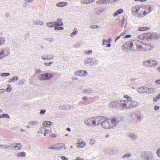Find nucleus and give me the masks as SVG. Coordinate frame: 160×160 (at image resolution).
Segmentation results:
<instances>
[{
  "label": "nucleus",
  "mask_w": 160,
  "mask_h": 160,
  "mask_svg": "<svg viewBox=\"0 0 160 160\" xmlns=\"http://www.w3.org/2000/svg\"><path fill=\"white\" fill-rule=\"evenodd\" d=\"M141 158L142 160H155L153 153L150 151H145L142 152Z\"/></svg>",
  "instance_id": "1"
},
{
  "label": "nucleus",
  "mask_w": 160,
  "mask_h": 160,
  "mask_svg": "<svg viewBox=\"0 0 160 160\" xmlns=\"http://www.w3.org/2000/svg\"><path fill=\"white\" fill-rule=\"evenodd\" d=\"M133 43L131 41H129L126 42L125 44L123 46V50L128 52V48L132 52H135L137 50L134 47Z\"/></svg>",
  "instance_id": "2"
},
{
  "label": "nucleus",
  "mask_w": 160,
  "mask_h": 160,
  "mask_svg": "<svg viewBox=\"0 0 160 160\" xmlns=\"http://www.w3.org/2000/svg\"><path fill=\"white\" fill-rule=\"evenodd\" d=\"M96 119H98V124H102L103 128H106V126H104V124H108V118L105 117L99 116L96 118Z\"/></svg>",
  "instance_id": "3"
},
{
  "label": "nucleus",
  "mask_w": 160,
  "mask_h": 160,
  "mask_svg": "<svg viewBox=\"0 0 160 160\" xmlns=\"http://www.w3.org/2000/svg\"><path fill=\"white\" fill-rule=\"evenodd\" d=\"M54 75V73L46 72L41 74L38 77V78L41 80H48L51 79Z\"/></svg>",
  "instance_id": "4"
},
{
  "label": "nucleus",
  "mask_w": 160,
  "mask_h": 160,
  "mask_svg": "<svg viewBox=\"0 0 160 160\" xmlns=\"http://www.w3.org/2000/svg\"><path fill=\"white\" fill-rule=\"evenodd\" d=\"M10 53V50L8 48H5L0 50V58L2 59L8 56Z\"/></svg>",
  "instance_id": "5"
},
{
  "label": "nucleus",
  "mask_w": 160,
  "mask_h": 160,
  "mask_svg": "<svg viewBox=\"0 0 160 160\" xmlns=\"http://www.w3.org/2000/svg\"><path fill=\"white\" fill-rule=\"evenodd\" d=\"M132 120L134 121L136 124L141 122L143 119L140 115L137 113H133L131 115Z\"/></svg>",
  "instance_id": "6"
},
{
  "label": "nucleus",
  "mask_w": 160,
  "mask_h": 160,
  "mask_svg": "<svg viewBox=\"0 0 160 160\" xmlns=\"http://www.w3.org/2000/svg\"><path fill=\"white\" fill-rule=\"evenodd\" d=\"M146 38L148 39H159L158 34H157L156 33H147L145 35Z\"/></svg>",
  "instance_id": "7"
},
{
  "label": "nucleus",
  "mask_w": 160,
  "mask_h": 160,
  "mask_svg": "<svg viewBox=\"0 0 160 160\" xmlns=\"http://www.w3.org/2000/svg\"><path fill=\"white\" fill-rule=\"evenodd\" d=\"M128 102V109L135 108L138 105V103L137 102L132 99Z\"/></svg>",
  "instance_id": "8"
},
{
  "label": "nucleus",
  "mask_w": 160,
  "mask_h": 160,
  "mask_svg": "<svg viewBox=\"0 0 160 160\" xmlns=\"http://www.w3.org/2000/svg\"><path fill=\"white\" fill-rule=\"evenodd\" d=\"M88 72L86 71L81 70L78 71H76L75 72V74L77 76H85L87 75Z\"/></svg>",
  "instance_id": "9"
},
{
  "label": "nucleus",
  "mask_w": 160,
  "mask_h": 160,
  "mask_svg": "<svg viewBox=\"0 0 160 160\" xmlns=\"http://www.w3.org/2000/svg\"><path fill=\"white\" fill-rule=\"evenodd\" d=\"M119 105L122 108H128V101L126 100H120L119 101Z\"/></svg>",
  "instance_id": "10"
},
{
  "label": "nucleus",
  "mask_w": 160,
  "mask_h": 160,
  "mask_svg": "<svg viewBox=\"0 0 160 160\" xmlns=\"http://www.w3.org/2000/svg\"><path fill=\"white\" fill-rule=\"evenodd\" d=\"M117 122V119L116 118H113L112 119L111 121V123H112L113 125V126H112V127H109V124L108 123V125H107V124H104V126H106V128H104L105 129H111V128H113L115 126H117V123L118 122V121Z\"/></svg>",
  "instance_id": "11"
},
{
  "label": "nucleus",
  "mask_w": 160,
  "mask_h": 160,
  "mask_svg": "<svg viewBox=\"0 0 160 160\" xmlns=\"http://www.w3.org/2000/svg\"><path fill=\"white\" fill-rule=\"evenodd\" d=\"M10 145L13 147L14 149L16 150H18L21 149L22 144L20 143H18L16 144L15 143H11Z\"/></svg>",
  "instance_id": "12"
},
{
  "label": "nucleus",
  "mask_w": 160,
  "mask_h": 160,
  "mask_svg": "<svg viewBox=\"0 0 160 160\" xmlns=\"http://www.w3.org/2000/svg\"><path fill=\"white\" fill-rule=\"evenodd\" d=\"M81 139H78V142H77L76 143V145L77 147L79 148H83L86 145V143L83 141L81 140Z\"/></svg>",
  "instance_id": "13"
},
{
  "label": "nucleus",
  "mask_w": 160,
  "mask_h": 160,
  "mask_svg": "<svg viewBox=\"0 0 160 160\" xmlns=\"http://www.w3.org/2000/svg\"><path fill=\"white\" fill-rule=\"evenodd\" d=\"M119 105V101H113L111 102L108 104V106L110 108H113L118 106Z\"/></svg>",
  "instance_id": "14"
},
{
  "label": "nucleus",
  "mask_w": 160,
  "mask_h": 160,
  "mask_svg": "<svg viewBox=\"0 0 160 160\" xmlns=\"http://www.w3.org/2000/svg\"><path fill=\"white\" fill-rule=\"evenodd\" d=\"M54 24L56 26H61L63 25L62 20L61 19L58 18L57 21H54Z\"/></svg>",
  "instance_id": "15"
},
{
  "label": "nucleus",
  "mask_w": 160,
  "mask_h": 160,
  "mask_svg": "<svg viewBox=\"0 0 160 160\" xmlns=\"http://www.w3.org/2000/svg\"><path fill=\"white\" fill-rule=\"evenodd\" d=\"M143 7L142 6H137L135 7H133L132 8V12L135 13H137L138 12L141 8H143Z\"/></svg>",
  "instance_id": "16"
},
{
  "label": "nucleus",
  "mask_w": 160,
  "mask_h": 160,
  "mask_svg": "<svg viewBox=\"0 0 160 160\" xmlns=\"http://www.w3.org/2000/svg\"><path fill=\"white\" fill-rule=\"evenodd\" d=\"M148 89V88L145 87H142L138 88L137 89L138 91L141 93L145 92Z\"/></svg>",
  "instance_id": "17"
},
{
  "label": "nucleus",
  "mask_w": 160,
  "mask_h": 160,
  "mask_svg": "<svg viewBox=\"0 0 160 160\" xmlns=\"http://www.w3.org/2000/svg\"><path fill=\"white\" fill-rule=\"evenodd\" d=\"M127 136L133 140H136L137 138V135L134 133H128L127 134Z\"/></svg>",
  "instance_id": "18"
},
{
  "label": "nucleus",
  "mask_w": 160,
  "mask_h": 160,
  "mask_svg": "<svg viewBox=\"0 0 160 160\" xmlns=\"http://www.w3.org/2000/svg\"><path fill=\"white\" fill-rule=\"evenodd\" d=\"M96 2L97 4H108L110 2L109 0H99L97 1Z\"/></svg>",
  "instance_id": "19"
},
{
  "label": "nucleus",
  "mask_w": 160,
  "mask_h": 160,
  "mask_svg": "<svg viewBox=\"0 0 160 160\" xmlns=\"http://www.w3.org/2000/svg\"><path fill=\"white\" fill-rule=\"evenodd\" d=\"M68 5V3L66 2H61L56 4V6L58 7L62 8Z\"/></svg>",
  "instance_id": "20"
},
{
  "label": "nucleus",
  "mask_w": 160,
  "mask_h": 160,
  "mask_svg": "<svg viewBox=\"0 0 160 160\" xmlns=\"http://www.w3.org/2000/svg\"><path fill=\"white\" fill-rule=\"evenodd\" d=\"M158 62L157 61L153 59L150 60V67H152L157 66Z\"/></svg>",
  "instance_id": "21"
},
{
  "label": "nucleus",
  "mask_w": 160,
  "mask_h": 160,
  "mask_svg": "<svg viewBox=\"0 0 160 160\" xmlns=\"http://www.w3.org/2000/svg\"><path fill=\"white\" fill-rule=\"evenodd\" d=\"M143 65L145 67H150V60L144 61L142 63Z\"/></svg>",
  "instance_id": "22"
},
{
  "label": "nucleus",
  "mask_w": 160,
  "mask_h": 160,
  "mask_svg": "<svg viewBox=\"0 0 160 160\" xmlns=\"http://www.w3.org/2000/svg\"><path fill=\"white\" fill-rule=\"evenodd\" d=\"M56 150H60L63 148L65 146L64 144L60 143L55 145Z\"/></svg>",
  "instance_id": "23"
},
{
  "label": "nucleus",
  "mask_w": 160,
  "mask_h": 160,
  "mask_svg": "<svg viewBox=\"0 0 160 160\" xmlns=\"http://www.w3.org/2000/svg\"><path fill=\"white\" fill-rule=\"evenodd\" d=\"M91 118H88L86 119H85L84 121V123L86 124L88 126H91L92 124L91 123Z\"/></svg>",
  "instance_id": "24"
},
{
  "label": "nucleus",
  "mask_w": 160,
  "mask_h": 160,
  "mask_svg": "<svg viewBox=\"0 0 160 160\" xmlns=\"http://www.w3.org/2000/svg\"><path fill=\"white\" fill-rule=\"evenodd\" d=\"M46 25L47 27L50 28L55 27V25L54 24V22H47L46 23Z\"/></svg>",
  "instance_id": "25"
},
{
  "label": "nucleus",
  "mask_w": 160,
  "mask_h": 160,
  "mask_svg": "<svg viewBox=\"0 0 160 160\" xmlns=\"http://www.w3.org/2000/svg\"><path fill=\"white\" fill-rule=\"evenodd\" d=\"M102 9H103L102 8L99 7L96 8L95 9V11L97 14H99L102 12Z\"/></svg>",
  "instance_id": "26"
},
{
  "label": "nucleus",
  "mask_w": 160,
  "mask_h": 160,
  "mask_svg": "<svg viewBox=\"0 0 160 160\" xmlns=\"http://www.w3.org/2000/svg\"><path fill=\"white\" fill-rule=\"evenodd\" d=\"M136 47L139 50L143 51L145 50V48H144L142 45H141L140 44L137 43Z\"/></svg>",
  "instance_id": "27"
},
{
  "label": "nucleus",
  "mask_w": 160,
  "mask_h": 160,
  "mask_svg": "<svg viewBox=\"0 0 160 160\" xmlns=\"http://www.w3.org/2000/svg\"><path fill=\"white\" fill-rule=\"evenodd\" d=\"M18 79V78L17 76H15L13 77L12 78L10 79L8 82L10 83L12 82H15L17 81Z\"/></svg>",
  "instance_id": "28"
},
{
  "label": "nucleus",
  "mask_w": 160,
  "mask_h": 160,
  "mask_svg": "<svg viewBox=\"0 0 160 160\" xmlns=\"http://www.w3.org/2000/svg\"><path fill=\"white\" fill-rule=\"evenodd\" d=\"M81 3L82 4H88L92 2H91V0H81Z\"/></svg>",
  "instance_id": "29"
},
{
  "label": "nucleus",
  "mask_w": 160,
  "mask_h": 160,
  "mask_svg": "<svg viewBox=\"0 0 160 160\" xmlns=\"http://www.w3.org/2000/svg\"><path fill=\"white\" fill-rule=\"evenodd\" d=\"M45 131L46 134L50 133L51 132V128L49 126H45Z\"/></svg>",
  "instance_id": "30"
},
{
  "label": "nucleus",
  "mask_w": 160,
  "mask_h": 160,
  "mask_svg": "<svg viewBox=\"0 0 160 160\" xmlns=\"http://www.w3.org/2000/svg\"><path fill=\"white\" fill-rule=\"evenodd\" d=\"M45 128L44 127H42L39 129V131L38 132H40L42 134L43 133L44 136H46L45 131Z\"/></svg>",
  "instance_id": "31"
},
{
  "label": "nucleus",
  "mask_w": 160,
  "mask_h": 160,
  "mask_svg": "<svg viewBox=\"0 0 160 160\" xmlns=\"http://www.w3.org/2000/svg\"><path fill=\"white\" fill-rule=\"evenodd\" d=\"M84 62L86 64L91 65V58H86L84 61Z\"/></svg>",
  "instance_id": "32"
},
{
  "label": "nucleus",
  "mask_w": 160,
  "mask_h": 160,
  "mask_svg": "<svg viewBox=\"0 0 160 160\" xmlns=\"http://www.w3.org/2000/svg\"><path fill=\"white\" fill-rule=\"evenodd\" d=\"M98 61L94 58H91V65L97 64L98 63Z\"/></svg>",
  "instance_id": "33"
},
{
  "label": "nucleus",
  "mask_w": 160,
  "mask_h": 160,
  "mask_svg": "<svg viewBox=\"0 0 160 160\" xmlns=\"http://www.w3.org/2000/svg\"><path fill=\"white\" fill-rule=\"evenodd\" d=\"M78 33V30L77 28H75L73 30V31L71 33V36L72 37H73L75 35H76Z\"/></svg>",
  "instance_id": "34"
},
{
  "label": "nucleus",
  "mask_w": 160,
  "mask_h": 160,
  "mask_svg": "<svg viewBox=\"0 0 160 160\" xmlns=\"http://www.w3.org/2000/svg\"><path fill=\"white\" fill-rule=\"evenodd\" d=\"M26 155V153L24 152H20L17 153V156L18 157H24Z\"/></svg>",
  "instance_id": "35"
},
{
  "label": "nucleus",
  "mask_w": 160,
  "mask_h": 160,
  "mask_svg": "<svg viewBox=\"0 0 160 160\" xmlns=\"http://www.w3.org/2000/svg\"><path fill=\"white\" fill-rule=\"evenodd\" d=\"M52 123V122H51L50 121H44L42 123V125L43 126L46 125L48 126L51 125Z\"/></svg>",
  "instance_id": "36"
},
{
  "label": "nucleus",
  "mask_w": 160,
  "mask_h": 160,
  "mask_svg": "<svg viewBox=\"0 0 160 160\" xmlns=\"http://www.w3.org/2000/svg\"><path fill=\"white\" fill-rule=\"evenodd\" d=\"M92 91L93 90L92 88H89L87 89H85L83 90V92L84 93H91L92 92Z\"/></svg>",
  "instance_id": "37"
},
{
  "label": "nucleus",
  "mask_w": 160,
  "mask_h": 160,
  "mask_svg": "<svg viewBox=\"0 0 160 160\" xmlns=\"http://www.w3.org/2000/svg\"><path fill=\"white\" fill-rule=\"evenodd\" d=\"M149 12H147L145 10H144L143 11V14H142V13H137V15H138L139 17H143V16L146 15Z\"/></svg>",
  "instance_id": "38"
},
{
  "label": "nucleus",
  "mask_w": 160,
  "mask_h": 160,
  "mask_svg": "<svg viewBox=\"0 0 160 160\" xmlns=\"http://www.w3.org/2000/svg\"><path fill=\"white\" fill-rule=\"evenodd\" d=\"M131 156V154H130L129 153H128L127 154L124 155L122 156V158H123V159L126 158V159H127L128 158L130 157Z\"/></svg>",
  "instance_id": "39"
},
{
  "label": "nucleus",
  "mask_w": 160,
  "mask_h": 160,
  "mask_svg": "<svg viewBox=\"0 0 160 160\" xmlns=\"http://www.w3.org/2000/svg\"><path fill=\"white\" fill-rule=\"evenodd\" d=\"M33 24L34 25H42L43 23L42 22L40 21H38V22H37V21H34L33 22Z\"/></svg>",
  "instance_id": "40"
},
{
  "label": "nucleus",
  "mask_w": 160,
  "mask_h": 160,
  "mask_svg": "<svg viewBox=\"0 0 160 160\" xmlns=\"http://www.w3.org/2000/svg\"><path fill=\"white\" fill-rule=\"evenodd\" d=\"M148 27H141L138 28V30L140 31H146L148 30Z\"/></svg>",
  "instance_id": "41"
},
{
  "label": "nucleus",
  "mask_w": 160,
  "mask_h": 160,
  "mask_svg": "<svg viewBox=\"0 0 160 160\" xmlns=\"http://www.w3.org/2000/svg\"><path fill=\"white\" fill-rule=\"evenodd\" d=\"M55 30H62L64 29V28L62 27H60V26H56L54 28Z\"/></svg>",
  "instance_id": "42"
},
{
  "label": "nucleus",
  "mask_w": 160,
  "mask_h": 160,
  "mask_svg": "<svg viewBox=\"0 0 160 160\" xmlns=\"http://www.w3.org/2000/svg\"><path fill=\"white\" fill-rule=\"evenodd\" d=\"M5 42V40L4 38L0 37V45L4 44Z\"/></svg>",
  "instance_id": "43"
},
{
  "label": "nucleus",
  "mask_w": 160,
  "mask_h": 160,
  "mask_svg": "<svg viewBox=\"0 0 160 160\" xmlns=\"http://www.w3.org/2000/svg\"><path fill=\"white\" fill-rule=\"evenodd\" d=\"M136 42L137 43H138V44H140V45H145V46L146 45V44H145V42H143V41H141L137 40V41H136Z\"/></svg>",
  "instance_id": "44"
},
{
  "label": "nucleus",
  "mask_w": 160,
  "mask_h": 160,
  "mask_svg": "<svg viewBox=\"0 0 160 160\" xmlns=\"http://www.w3.org/2000/svg\"><path fill=\"white\" fill-rule=\"evenodd\" d=\"M160 98V94L156 96V97L154 98L153 99V101L154 102H156Z\"/></svg>",
  "instance_id": "45"
},
{
  "label": "nucleus",
  "mask_w": 160,
  "mask_h": 160,
  "mask_svg": "<svg viewBox=\"0 0 160 160\" xmlns=\"http://www.w3.org/2000/svg\"><path fill=\"white\" fill-rule=\"evenodd\" d=\"M25 81L24 79H23L22 80H19L18 81V83L19 85H22L24 83V82Z\"/></svg>",
  "instance_id": "46"
},
{
  "label": "nucleus",
  "mask_w": 160,
  "mask_h": 160,
  "mask_svg": "<svg viewBox=\"0 0 160 160\" xmlns=\"http://www.w3.org/2000/svg\"><path fill=\"white\" fill-rule=\"evenodd\" d=\"M2 118H7L8 119H9L10 118L9 116L7 114H2Z\"/></svg>",
  "instance_id": "47"
},
{
  "label": "nucleus",
  "mask_w": 160,
  "mask_h": 160,
  "mask_svg": "<svg viewBox=\"0 0 160 160\" xmlns=\"http://www.w3.org/2000/svg\"><path fill=\"white\" fill-rule=\"evenodd\" d=\"M95 142L96 140L95 139L92 138L90 139V142L89 143L90 145H93L95 144Z\"/></svg>",
  "instance_id": "48"
},
{
  "label": "nucleus",
  "mask_w": 160,
  "mask_h": 160,
  "mask_svg": "<svg viewBox=\"0 0 160 160\" xmlns=\"http://www.w3.org/2000/svg\"><path fill=\"white\" fill-rule=\"evenodd\" d=\"M10 73H2L1 74V77H6L10 75Z\"/></svg>",
  "instance_id": "49"
},
{
  "label": "nucleus",
  "mask_w": 160,
  "mask_h": 160,
  "mask_svg": "<svg viewBox=\"0 0 160 160\" xmlns=\"http://www.w3.org/2000/svg\"><path fill=\"white\" fill-rule=\"evenodd\" d=\"M45 39L47 41H48L49 42H51L54 41V39L52 38H45Z\"/></svg>",
  "instance_id": "50"
},
{
  "label": "nucleus",
  "mask_w": 160,
  "mask_h": 160,
  "mask_svg": "<svg viewBox=\"0 0 160 160\" xmlns=\"http://www.w3.org/2000/svg\"><path fill=\"white\" fill-rule=\"evenodd\" d=\"M46 56L47 57V60H49L53 58L51 54H48Z\"/></svg>",
  "instance_id": "51"
},
{
  "label": "nucleus",
  "mask_w": 160,
  "mask_h": 160,
  "mask_svg": "<svg viewBox=\"0 0 160 160\" xmlns=\"http://www.w3.org/2000/svg\"><path fill=\"white\" fill-rule=\"evenodd\" d=\"M124 97L125 98H126L127 99V100H126L127 101H128V102L130 100H131L132 99V98H131L128 95H124Z\"/></svg>",
  "instance_id": "52"
},
{
  "label": "nucleus",
  "mask_w": 160,
  "mask_h": 160,
  "mask_svg": "<svg viewBox=\"0 0 160 160\" xmlns=\"http://www.w3.org/2000/svg\"><path fill=\"white\" fill-rule=\"evenodd\" d=\"M12 89V87L10 85H8V87L7 88L6 91L7 92H9L11 91Z\"/></svg>",
  "instance_id": "53"
},
{
  "label": "nucleus",
  "mask_w": 160,
  "mask_h": 160,
  "mask_svg": "<svg viewBox=\"0 0 160 160\" xmlns=\"http://www.w3.org/2000/svg\"><path fill=\"white\" fill-rule=\"evenodd\" d=\"M148 93H153V92H154L155 90L154 88H148Z\"/></svg>",
  "instance_id": "54"
},
{
  "label": "nucleus",
  "mask_w": 160,
  "mask_h": 160,
  "mask_svg": "<svg viewBox=\"0 0 160 160\" xmlns=\"http://www.w3.org/2000/svg\"><path fill=\"white\" fill-rule=\"evenodd\" d=\"M53 63V62H48L44 63V64L45 66H50Z\"/></svg>",
  "instance_id": "55"
},
{
  "label": "nucleus",
  "mask_w": 160,
  "mask_h": 160,
  "mask_svg": "<svg viewBox=\"0 0 160 160\" xmlns=\"http://www.w3.org/2000/svg\"><path fill=\"white\" fill-rule=\"evenodd\" d=\"M156 154L158 158H160V149H158L157 151Z\"/></svg>",
  "instance_id": "56"
},
{
  "label": "nucleus",
  "mask_w": 160,
  "mask_h": 160,
  "mask_svg": "<svg viewBox=\"0 0 160 160\" xmlns=\"http://www.w3.org/2000/svg\"><path fill=\"white\" fill-rule=\"evenodd\" d=\"M37 123V122L36 121H31L29 122V124L30 125H34Z\"/></svg>",
  "instance_id": "57"
},
{
  "label": "nucleus",
  "mask_w": 160,
  "mask_h": 160,
  "mask_svg": "<svg viewBox=\"0 0 160 160\" xmlns=\"http://www.w3.org/2000/svg\"><path fill=\"white\" fill-rule=\"evenodd\" d=\"M48 147V148L49 149L56 150L55 145V146L53 147V146L51 147L50 146H49Z\"/></svg>",
  "instance_id": "58"
},
{
  "label": "nucleus",
  "mask_w": 160,
  "mask_h": 160,
  "mask_svg": "<svg viewBox=\"0 0 160 160\" xmlns=\"http://www.w3.org/2000/svg\"><path fill=\"white\" fill-rule=\"evenodd\" d=\"M46 111L45 109L41 110L40 112V113L42 115H43Z\"/></svg>",
  "instance_id": "59"
},
{
  "label": "nucleus",
  "mask_w": 160,
  "mask_h": 160,
  "mask_svg": "<svg viewBox=\"0 0 160 160\" xmlns=\"http://www.w3.org/2000/svg\"><path fill=\"white\" fill-rule=\"evenodd\" d=\"M117 11L118 12L119 14H120L123 12V10L122 8H120L117 10Z\"/></svg>",
  "instance_id": "60"
},
{
  "label": "nucleus",
  "mask_w": 160,
  "mask_h": 160,
  "mask_svg": "<svg viewBox=\"0 0 160 160\" xmlns=\"http://www.w3.org/2000/svg\"><path fill=\"white\" fill-rule=\"evenodd\" d=\"M91 28L92 29H95L96 28H99V26L98 25H93V26H91Z\"/></svg>",
  "instance_id": "61"
},
{
  "label": "nucleus",
  "mask_w": 160,
  "mask_h": 160,
  "mask_svg": "<svg viewBox=\"0 0 160 160\" xmlns=\"http://www.w3.org/2000/svg\"><path fill=\"white\" fill-rule=\"evenodd\" d=\"M61 158L62 160H68V158L64 156H62L61 157Z\"/></svg>",
  "instance_id": "62"
},
{
  "label": "nucleus",
  "mask_w": 160,
  "mask_h": 160,
  "mask_svg": "<svg viewBox=\"0 0 160 160\" xmlns=\"http://www.w3.org/2000/svg\"><path fill=\"white\" fill-rule=\"evenodd\" d=\"M103 43L102 45H106L108 43V42H107L105 39H103L102 40Z\"/></svg>",
  "instance_id": "63"
},
{
  "label": "nucleus",
  "mask_w": 160,
  "mask_h": 160,
  "mask_svg": "<svg viewBox=\"0 0 160 160\" xmlns=\"http://www.w3.org/2000/svg\"><path fill=\"white\" fill-rule=\"evenodd\" d=\"M74 160H84V159L80 157H78L76 159H74Z\"/></svg>",
  "instance_id": "64"
}]
</instances>
